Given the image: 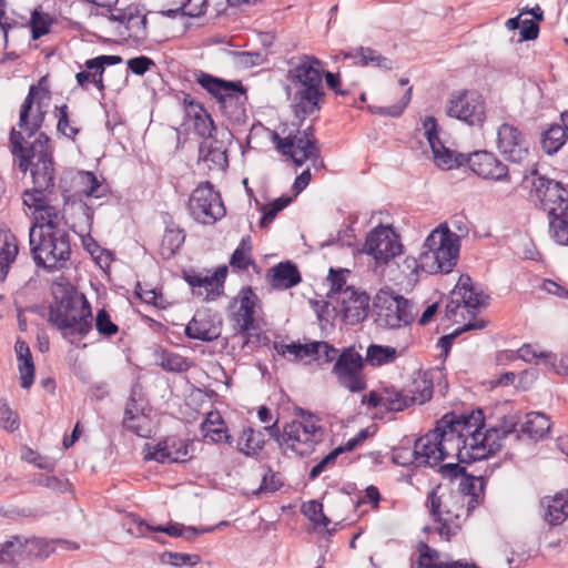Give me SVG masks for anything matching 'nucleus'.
Masks as SVG:
<instances>
[{"label": "nucleus", "mask_w": 568, "mask_h": 568, "mask_svg": "<svg viewBox=\"0 0 568 568\" xmlns=\"http://www.w3.org/2000/svg\"><path fill=\"white\" fill-rule=\"evenodd\" d=\"M34 223L29 231V245L38 266L62 268L70 258L71 245L68 231L61 227L63 220L59 207L32 212Z\"/></svg>", "instance_id": "7ed1b4c3"}, {"label": "nucleus", "mask_w": 568, "mask_h": 568, "mask_svg": "<svg viewBox=\"0 0 568 568\" xmlns=\"http://www.w3.org/2000/svg\"><path fill=\"white\" fill-rule=\"evenodd\" d=\"M446 113L470 125L481 124L486 115L485 102L478 92L465 90L450 95Z\"/></svg>", "instance_id": "dca6fc26"}, {"label": "nucleus", "mask_w": 568, "mask_h": 568, "mask_svg": "<svg viewBox=\"0 0 568 568\" xmlns=\"http://www.w3.org/2000/svg\"><path fill=\"white\" fill-rule=\"evenodd\" d=\"M109 20L118 22L119 28H123V31H120L121 34L126 33L129 38L136 41H141L146 38V16L136 4L114 7L113 10H111V14H109Z\"/></svg>", "instance_id": "aec40b11"}, {"label": "nucleus", "mask_w": 568, "mask_h": 568, "mask_svg": "<svg viewBox=\"0 0 568 568\" xmlns=\"http://www.w3.org/2000/svg\"><path fill=\"white\" fill-rule=\"evenodd\" d=\"M185 235L179 229H166L161 243V254L165 258L172 257L184 243Z\"/></svg>", "instance_id": "a19ab883"}, {"label": "nucleus", "mask_w": 568, "mask_h": 568, "mask_svg": "<svg viewBox=\"0 0 568 568\" xmlns=\"http://www.w3.org/2000/svg\"><path fill=\"white\" fill-rule=\"evenodd\" d=\"M567 130L562 124H552L542 133L541 145L547 154L556 153L566 142Z\"/></svg>", "instance_id": "58836bf2"}, {"label": "nucleus", "mask_w": 568, "mask_h": 568, "mask_svg": "<svg viewBox=\"0 0 568 568\" xmlns=\"http://www.w3.org/2000/svg\"><path fill=\"white\" fill-rule=\"evenodd\" d=\"M459 247L458 236L440 224L426 237L419 258H406L405 263L412 271L447 274L457 264Z\"/></svg>", "instance_id": "39448f33"}, {"label": "nucleus", "mask_w": 568, "mask_h": 568, "mask_svg": "<svg viewBox=\"0 0 568 568\" xmlns=\"http://www.w3.org/2000/svg\"><path fill=\"white\" fill-rule=\"evenodd\" d=\"M201 159L204 162H210L214 165L215 169L224 171L227 165V154H225V151L220 149H205L204 153H200Z\"/></svg>", "instance_id": "bf43d9fd"}, {"label": "nucleus", "mask_w": 568, "mask_h": 568, "mask_svg": "<svg viewBox=\"0 0 568 568\" xmlns=\"http://www.w3.org/2000/svg\"><path fill=\"white\" fill-rule=\"evenodd\" d=\"M19 253L17 236L6 231L0 233V281H4Z\"/></svg>", "instance_id": "f704fd0d"}, {"label": "nucleus", "mask_w": 568, "mask_h": 568, "mask_svg": "<svg viewBox=\"0 0 568 568\" xmlns=\"http://www.w3.org/2000/svg\"><path fill=\"white\" fill-rule=\"evenodd\" d=\"M136 296L144 303L164 308L166 301L155 288H144L140 283L135 286Z\"/></svg>", "instance_id": "603ef678"}, {"label": "nucleus", "mask_w": 568, "mask_h": 568, "mask_svg": "<svg viewBox=\"0 0 568 568\" xmlns=\"http://www.w3.org/2000/svg\"><path fill=\"white\" fill-rule=\"evenodd\" d=\"M21 458L29 463L36 465L40 469H44L47 471H53L55 468V462L47 456H42L32 448L28 446H23L21 448Z\"/></svg>", "instance_id": "de8ad7c7"}, {"label": "nucleus", "mask_w": 568, "mask_h": 568, "mask_svg": "<svg viewBox=\"0 0 568 568\" xmlns=\"http://www.w3.org/2000/svg\"><path fill=\"white\" fill-rule=\"evenodd\" d=\"M161 366L170 372H183L186 369L187 364L185 358L178 354L163 353L161 358Z\"/></svg>", "instance_id": "680f3d73"}, {"label": "nucleus", "mask_w": 568, "mask_h": 568, "mask_svg": "<svg viewBox=\"0 0 568 568\" xmlns=\"http://www.w3.org/2000/svg\"><path fill=\"white\" fill-rule=\"evenodd\" d=\"M545 508L544 518L549 525H560L568 517V489L557 493L555 496H546L540 500Z\"/></svg>", "instance_id": "c85d7f7f"}, {"label": "nucleus", "mask_w": 568, "mask_h": 568, "mask_svg": "<svg viewBox=\"0 0 568 568\" xmlns=\"http://www.w3.org/2000/svg\"><path fill=\"white\" fill-rule=\"evenodd\" d=\"M240 307L234 314L239 332L245 333L254 328V307L256 295L251 287H244L239 294Z\"/></svg>", "instance_id": "c756f323"}, {"label": "nucleus", "mask_w": 568, "mask_h": 568, "mask_svg": "<svg viewBox=\"0 0 568 568\" xmlns=\"http://www.w3.org/2000/svg\"><path fill=\"white\" fill-rule=\"evenodd\" d=\"M484 426L480 409L469 414H446L437 422L436 427L416 440L417 459L419 463L439 464L446 457L456 455L460 462L462 450H468L469 439L479 440Z\"/></svg>", "instance_id": "f03ea898"}, {"label": "nucleus", "mask_w": 568, "mask_h": 568, "mask_svg": "<svg viewBox=\"0 0 568 568\" xmlns=\"http://www.w3.org/2000/svg\"><path fill=\"white\" fill-rule=\"evenodd\" d=\"M364 357L355 346L345 347L337 356L332 373L338 384L352 393H361L366 389L367 383L363 373Z\"/></svg>", "instance_id": "9b49d317"}, {"label": "nucleus", "mask_w": 568, "mask_h": 568, "mask_svg": "<svg viewBox=\"0 0 568 568\" xmlns=\"http://www.w3.org/2000/svg\"><path fill=\"white\" fill-rule=\"evenodd\" d=\"M265 444L264 433L254 430L251 427H245L237 439L236 448L240 453L246 456L257 455Z\"/></svg>", "instance_id": "e433bc0d"}, {"label": "nucleus", "mask_w": 568, "mask_h": 568, "mask_svg": "<svg viewBox=\"0 0 568 568\" xmlns=\"http://www.w3.org/2000/svg\"><path fill=\"white\" fill-rule=\"evenodd\" d=\"M486 327V322L481 318H475L474 321L468 322L463 327L456 329L454 333L444 335L439 338V345L445 353H448L450 349L454 339L464 332L471 329H483Z\"/></svg>", "instance_id": "3c124183"}, {"label": "nucleus", "mask_w": 568, "mask_h": 568, "mask_svg": "<svg viewBox=\"0 0 568 568\" xmlns=\"http://www.w3.org/2000/svg\"><path fill=\"white\" fill-rule=\"evenodd\" d=\"M146 459L159 463H184L192 457L191 444L176 436H170L158 443L154 447L148 446Z\"/></svg>", "instance_id": "412c9836"}, {"label": "nucleus", "mask_w": 568, "mask_h": 568, "mask_svg": "<svg viewBox=\"0 0 568 568\" xmlns=\"http://www.w3.org/2000/svg\"><path fill=\"white\" fill-rule=\"evenodd\" d=\"M383 395V408L389 412H400L412 405H422L428 402L433 397V381L424 373L413 381L410 387L399 390L385 388Z\"/></svg>", "instance_id": "ddd939ff"}, {"label": "nucleus", "mask_w": 568, "mask_h": 568, "mask_svg": "<svg viewBox=\"0 0 568 568\" xmlns=\"http://www.w3.org/2000/svg\"><path fill=\"white\" fill-rule=\"evenodd\" d=\"M375 306L379 310L378 322L388 328H398L414 320V306L405 297L395 294L390 290H379L374 298Z\"/></svg>", "instance_id": "f8f14e48"}, {"label": "nucleus", "mask_w": 568, "mask_h": 568, "mask_svg": "<svg viewBox=\"0 0 568 568\" xmlns=\"http://www.w3.org/2000/svg\"><path fill=\"white\" fill-rule=\"evenodd\" d=\"M232 133L229 130H223L221 132V139L216 138H209V141H204L200 146V153H204L205 149H220L225 151V154H227V145L232 141Z\"/></svg>", "instance_id": "0e129e2a"}, {"label": "nucleus", "mask_w": 568, "mask_h": 568, "mask_svg": "<svg viewBox=\"0 0 568 568\" xmlns=\"http://www.w3.org/2000/svg\"><path fill=\"white\" fill-rule=\"evenodd\" d=\"M459 487L460 490L458 493H462L466 496L468 505L476 506L478 504L479 491L483 489L481 478L467 476L465 474L460 479Z\"/></svg>", "instance_id": "a18cd8bd"}, {"label": "nucleus", "mask_w": 568, "mask_h": 568, "mask_svg": "<svg viewBox=\"0 0 568 568\" xmlns=\"http://www.w3.org/2000/svg\"><path fill=\"white\" fill-rule=\"evenodd\" d=\"M274 349L277 352V354H280L284 357H286L288 355L295 361L312 356L311 343H306V344H301V343H295V342H293L291 344L274 343Z\"/></svg>", "instance_id": "37998d69"}, {"label": "nucleus", "mask_w": 568, "mask_h": 568, "mask_svg": "<svg viewBox=\"0 0 568 568\" xmlns=\"http://www.w3.org/2000/svg\"><path fill=\"white\" fill-rule=\"evenodd\" d=\"M97 331L104 336H112L118 333L119 327L111 321L109 313L105 310H99L95 316Z\"/></svg>", "instance_id": "13d9d810"}, {"label": "nucleus", "mask_w": 568, "mask_h": 568, "mask_svg": "<svg viewBox=\"0 0 568 568\" xmlns=\"http://www.w3.org/2000/svg\"><path fill=\"white\" fill-rule=\"evenodd\" d=\"M227 274L225 266L219 267L213 275L203 277V286L206 298L219 296L223 290V283Z\"/></svg>", "instance_id": "79ce46f5"}, {"label": "nucleus", "mask_w": 568, "mask_h": 568, "mask_svg": "<svg viewBox=\"0 0 568 568\" xmlns=\"http://www.w3.org/2000/svg\"><path fill=\"white\" fill-rule=\"evenodd\" d=\"M312 356L317 359L323 358L325 363L336 361L338 351L326 342H312L311 343Z\"/></svg>", "instance_id": "4d7b16f0"}, {"label": "nucleus", "mask_w": 568, "mask_h": 568, "mask_svg": "<svg viewBox=\"0 0 568 568\" xmlns=\"http://www.w3.org/2000/svg\"><path fill=\"white\" fill-rule=\"evenodd\" d=\"M39 90L31 85L19 115L18 126L10 133V145L13 155L19 158L18 168L26 173L29 169L33 187L26 190L22 201L32 212H43L48 207H58L51 203L50 194L54 187V168L49 148V138L41 133L29 148L23 146L22 131L32 136L42 125L45 112L40 104L33 108Z\"/></svg>", "instance_id": "f257e3e1"}, {"label": "nucleus", "mask_w": 568, "mask_h": 568, "mask_svg": "<svg viewBox=\"0 0 568 568\" xmlns=\"http://www.w3.org/2000/svg\"><path fill=\"white\" fill-rule=\"evenodd\" d=\"M81 192L88 197L100 199L108 192V186L100 183L94 173L83 171L80 173Z\"/></svg>", "instance_id": "ea45409f"}, {"label": "nucleus", "mask_w": 568, "mask_h": 568, "mask_svg": "<svg viewBox=\"0 0 568 568\" xmlns=\"http://www.w3.org/2000/svg\"><path fill=\"white\" fill-rule=\"evenodd\" d=\"M14 352L18 359L21 387L30 388L34 382V363L29 345L21 338H18L14 345Z\"/></svg>", "instance_id": "72a5a7b5"}, {"label": "nucleus", "mask_w": 568, "mask_h": 568, "mask_svg": "<svg viewBox=\"0 0 568 568\" xmlns=\"http://www.w3.org/2000/svg\"><path fill=\"white\" fill-rule=\"evenodd\" d=\"M397 357V351L392 346L372 344L366 349L365 364L377 367L393 363Z\"/></svg>", "instance_id": "4c0bfd02"}, {"label": "nucleus", "mask_w": 568, "mask_h": 568, "mask_svg": "<svg viewBox=\"0 0 568 568\" xmlns=\"http://www.w3.org/2000/svg\"><path fill=\"white\" fill-rule=\"evenodd\" d=\"M123 426L140 437H146L150 433V420L144 413L124 417Z\"/></svg>", "instance_id": "09e8293b"}, {"label": "nucleus", "mask_w": 568, "mask_h": 568, "mask_svg": "<svg viewBox=\"0 0 568 568\" xmlns=\"http://www.w3.org/2000/svg\"><path fill=\"white\" fill-rule=\"evenodd\" d=\"M424 135L432 149L435 164L443 170H452L466 163L463 153H456L446 148L437 134V121L434 116H426L423 121Z\"/></svg>", "instance_id": "6ab92c4d"}, {"label": "nucleus", "mask_w": 568, "mask_h": 568, "mask_svg": "<svg viewBox=\"0 0 568 568\" xmlns=\"http://www.w3.org/2000/svg\"><path fill=\"white\" fill-rule=\"evenodd\" d=\"M291 202V196H281L274 200L268 205H261V210L263 212V215L260 221L261 226L266 227L267 225H270L277 215V213L285 209Z\"/></svg>", "instance_id": "49530a36"}, {"label": "nucleus", "mask_w": 568, "mask_h": 568, "mask_svg": "<svg viewBox=\"0 0 568 568\" xmlns=\"http://www.w3.org/2000/svg\"><path fill=\"white\" fill-rule=\"evenodd\" d=\"M412 99V88H408L403 98L396 104L387 108H377L376 112L382 115L399 116Z\"/></svg>", "instance_id": "69168bd1"}, {"label": "nucleus", "mask_w": 568, "mask_h": 568, "mask_svg": "<svg viewBox=\"0 0 568 568\" xmlns=\"http://www.w3.org/2000/svg\"><path fill=\"white\" fill-rule=\"evenodd\" d=\"M342 454L341 448H335L331 453H328L324 458H322L310 471V479L314 480L317 478L323 471L327 469V467L332 466L336 458Z\"/></svg>", "instance_id": "338daca9"}, {"label": "nucleus", "mask_w": 568, "mask_h": 568, "mask_svg": "<svg viewBox=\"0 0 568 568\" xmlns=\"http://www.w3.org/2000/svg\"><path fill=\"white\" fill-rule=\"evenodd\" d=\"M24 548L27 560H45L49 558L58 548L63 550H78L80 548L79 544L65 540V539H45L40 537H24Z\"/></svg>", "instance_id": "393cba45"}, {"label": "nucleus", "mask_w": 568, "mask_h": 568, "mask_svg": "<svg viewBox=\"0 0 568 568\" xmlns=\"http://www.w3.org/2000/svg\"><path fill=\"white\" fill-rule=\"evenodd\" d=\"M185 114L189 125L202 138H212V133L216 131L211 115L205 109L194 102H190L185 108Z\"/></svg>", "instance_id": "7c9ffc66"}, {"label": "nucleus", "mask_w": 568, "mask_h": 568, "mask_svg": "<svg viewBox=\"0 0 568 568\" xmlns=\"http://www.w3.org/2000/svg\"><path fill=\"white\" fill-rule=\"evenodd\" d=\"M348 270H338L335 271L333 268L329 270L327 281L331 284V293L338 294L339 297L343 296V292L345 291L346 285V274H348Z\"/></svg>", "instance_id": "052dcab7"}, {"label": "nucleus", "mask_w": 568, "mask_h": 568, "mask_svg": "<svg viewBox=\"0 0 568 568\" xmlns=\"http://www.w3.org/2000/svg\"><path fill=\"white\" fill-rule=\"evenodd\" d=\"M497 149L507 161L514 163H524L529 156L525 134L509 123H503L497 130Z\"/></svg>", "instance_id": "a211bd4d"}, {"label": "nucleus", "mask_w": 568, "mask_h": 568, "mask_svg": "<svg viewBox=\"0 0 568 568\" xmlns=\"http://www.w3.org/2000/svg\"><path fill=\"white\" fill-rule=\"evenodd\" d=\"M272 141L275 143L277 151L290 156L296 166L303 165L306 161H313L314 166H316L317 161L323 165L315 138H303L297 132L281 138L278 133L273 132Z\"/></svg>", "instance_id": "2eb2a0df"}, {"label": "nucleus", "mask_w": 568, "mask_h": 568, "mask_svg": "<svg viewBox=\"0 0 568 568\" xmlns=\"http://www.w3.org/2000/svg\"><path fill=\"white\" fill-rule=\"evenodd\" d=\"M195 81L217 102L223 114L232 122L241 123L245 119L246 88L241 81H227L204 71L194 73Z\"/></svg>", "instance_id": "6e6552de"}, {"label": "nucleus", "mask_w": 568, "mask_h": 568, "mask_svg": "<svg viewBox=\"0 0 568 568\" xmlns=\"http://www.w3.org/2000/svg\"><path fill=\"white\" fill-rule=\"evenodd\" d=\"M303 513L315 525L328 526L329 519L323 513V505L316 500H311L303 505Z\"/></svg>", "instance_id": "864d4df0"}, {"label": "nucleus", "mask_w": 568, "mask_h": 568, "mask_svg": "<svg viewBox=\"0 0 568 568\" xmlns=\"http://www.w3.org/2000/svg\"><path fill=\"white\" fill-rule=\"evenodd\" d=\"M298 414L304 418L303 422L293 420L284 426L281 432L277 427L278 420L275 419L272 425L265 426L264 430L278 443L285 453L291 452L297 456H306L314 449V445L320 440L321 427L314 422V416L303 409Z\"/></svg>", "instance_id": "1a4fd4ad"}, {"label": "nucleus", "mask_w": 568, "mask_h": 568, "mask_svg": "<svg viewBox=\"0 0 568 568\" xmlns=\"http://www.w3.org/2000/svg\"><path fill=\"white\" fill-rule=\"evenodd\" d=\"M550 430V422L546 415L531 412L526 415V420L520 426V433L529 440L538 442Z\"/></svg>", "instance_id": "c9c22d12"}, {"label": "nucleus", "mask_w": 568, "mask_h": 568, "mask_svg": "<svg viewBox=\"0 0 568 568\" xmlns=\"http://www.w3.org/2000/svg\"><path fill=\"white\" fill-rule=\"evenodd\" d=\"M364 247V251L372 255L377 264H387L402 253L403 245L393 229L378 226L368 233Z\"/></svg>", "instance_id": "f3484780"}, {"label": "nucleus", "mask_w": 568, "mask_h": 568, "mask_svg": "<svg viewBox=\"0 0 568 568\" xmlns=\"http://www.w3.org/2000/svg\"><path fill=\"white\" fill-rule=\"evenodd\" d=\"M549 234L559 245H568V219L564 214L548 217Z\"/></svg>", "instance_id": "c03bdc74"}, {"label": "nucleus", "mask_w": 568, "mask_h": 568, "mask_svg": "<svg viewBox=\"0 0 568 568\" xmlns=\"http://www.w3.org/2000/svg\"><path fill=\"white\" fill-rule=\"evenodd\" d=\"M338 300L341 302V313L347 324L356 325L367 317L369 296L365 292L347 286L343 292V296L338 297Z\"/></svg>", "instance_id": "5701e85b"}, {"label": "nucleus", "mask_w": 568, "mask_h": 568, "mask_svg": "<svg viewBox=\"0 0 568 568\" xmlns=\"http://www.w3.org/2000/svg\"><path fill=\"white\" fill-rule=\"evenodd\" d=\"M344 59L353 60L355 64L367 67L375 65L384 70L393 69V62L378 51L368 47H358L354 50L342 52Z\"/></svg>", "instance_id": "473e14b6"}, {"label": "nucleus", "mask_w": 568, "mask_h": 568, "mask_svg": "<svg viewBox=\"0 0 568 568\" xmlns=\"http://www.w3.org/2000/svg\"><path fill=\"white\" fill-rule=\"evenodd\" d=\"M164 556H168L170 564L176 567L195 566L201 561V557L196 554H182L170 551L165 552Z\"/></svg>", "instance_id": "774afa93"}, {"label": "nucleus", "mask_w": 568, "mask_h": 568, "mask_svg": "<svg viewBox=\"0 0 568 568\" xmlns=\"http://www.w3.org/2000/svg\"><path fill=\"white\" fill-rule=\"evenodd\" d=\"M504 438L505 437L500 434V430L495 427L481 433L478 442H476V438L474 437L470 438V447L468 448L469 453L467 450H462L460 463H473L496 454L501 448V440Z\"/></svg>", "instance_id": "b1692460"}, {"label": "nucleus", "mask_w": 568, "mask_h": 568, "mask_svg": "<svg viewBox=\"0 0 568 568\" xmlns=\"http://www.w3.org/2000/svg\"><path fill=\"white\" fill-rule=\"evenodd\" d=\"M470 170L483 179L494 181H508V166L488 151H477L466 158Z\"/></svg>", "instance_id": "4be33fe9"}, {"label": "nucleus", "mask_w": 568, "mask_h": 568, "mask_svg": "<svg viewBox=\"0 0 568 568\" xmlns=\"http://www.w3.org/2000/svg\"><path fill=\"white\" fill-rule=\"evenodd\" d=\"M57 111L58 131L69 139H74L75 135L79 133V129L70 124L68 105L63 104L60 108H57Z\"/></svg>", "instance_id": "5fc2aeb1"}, {"label": "nucleus", "mask_w": 568, "mask_h": 568, "mask_svg": "<svg viewBox=\"0 0 568 568\" xmlns=\"http://www.w3.org/2000/svg\"><path fill=\"white\" fill-rule=\"evenodd\" d=\"M268 276L271 285L280 290L291 288L302 281L297 267L290 261L273 266Z\"/></svg>", "instance_id": "2f4dec72"}, {"label": "nucleus", "mask_w": 568, "mask_h": 568, "mask_svg": "<svg viewBox=\"0 0 568 568\" xmlns=\"http://www.w3.org/2000/svg\"><path fill=\"white\" fill-rule=\"evenodd\" d=\"M50 306L49 321L71 343L82 339L92 328L91 306L83 294L60 286Z\"/></svg>", "instance_id": "20e7f679"}, {"label": "nucleus", "mask_w": 568, "mask_h": 568, "mask_svg": "<svg viewBox=\"0 0 568 568\" xmlns=\"http://www.w3.org/2000/svg\"><path fill=\"white\" fill-rule=\"evenodd\" d=\"M0 423L2 424L3 429L11 433L18 430L20 427L18 414L2 400H0Z\"/></svg>", "instance_id": "6e6d98bb"}, {"label": "nucleus", "mask_w": 568, "mask_h": 568, "mask_svg": "<svg viewBox=\"0 0 568 568\" xmlns=\"http://www.w3.org/2000/svg\"><path fill=\"white\" fill-rule=\"evenodd\" d=\"M426 507L437 524L435 530L440 537L449 540L460 530L463 521L475 505H468L466 496L462 493L440 491L437 487L428 494Z\"/></svg>", "instance_id": "423d86ee"}, {"label": "nucleus", "mask_w": 568, "mask_h": 568, "mask_svg": "<svg viewBox=\"0 0 568 568\" xmlns=\"http://www.w3.org/2000/svg\"><path fill=\"white\" fill-rule=\"evenodd\" d=\"M519 423L520 417L517 414L508 415L503 418V423L496 428L500 430L505 438L510 434H516V438L519 439L523 436L520 428H518Z\"/></svg>", "instance_id": "e2e57ef3"}, {"label": "nucleus", "mask_w": 568, "mask_h": 568, "mask_svg": "<svg viewBox=\"0 0 568 568\" xmlns=\"http://www.w3.org/2000/svg\"><path fill=\"white\" fill-rule=\"evenodd\" d=\"M28 562L24 537L11 536L0 544V565L4 568H18Z\"/></svg>", "instance_id": "cd10ccee"}, {"label": "nucleus", "mask_w": 568, "mask_h": 568, "mask_svg": "<svg viewBox=\"0 0 568 568\" xmlns=\"http://www.w3.org/2000/svg\"><path fill=\"white\" fill-rule=\"evenodd\" d=\"M189 213L199 223L214 224L225 215V207L219 192L211 182H202L190 195Z\"/></svg>", "instance_id": "9d476101"}, {"label": "nucleus", "mask_w": 568, "mask_h": 568, "mask_svg": "<svg viewBox=\"0 0 568 568\" xmlns=\"http://www.w3.org/2000/svg\"><path fill=\"white\" fill-rule=\"evenodd\" d=\"M486 296L475 286L468 275H462L452 292V303L464 306L468 311L477 310L485 304Z\"/></svg>", "instance_id": "bb28decb"}, {"label": "nucleus", "mask_w": 568, "mask_h": 568, "mask_svg": "<svg viewBox=\"0 0 568 568\" xmlns=\"http://www.w3.org/2000/svg\"><path fill=\"white\" fill-rule=\"evenodd\" d=\"M322 72V61L310 55H305L292 70L294 83L298 84L294 94L296 116L305 118L320 110V101L324 97Z\"/></svg>", "instance_id": "0eeeda50"}, {"label": "nucleus", "mask_w": 568, "mask_h": 568, "mask_svg": "<svg viewBox=\"0 0 568 568\" xmlns=\"http://www.w3.org/2000/svg\"><path fill=\"white\" fill-rule=\"evenodd\" d=\"M192 339L212 342L220 337L221 325L207 311H197L184 329Z\"/></svg>", "instance_id": "a878e982"}, {"label": "nucleus", "mask_w": 568, "mask_h": 568, "mask_svg": "<svg viewBox=\"0 0 568 568\" xmlns=\"http://www.w3.org/2000/svg\"><path fill=\"white\" fill-rule=\"evenodd\" d=\"M180 12L190 18L200 17L205 12V0H186L181 7L168 10L165 14L175 17Z\"/></svg>", "instance_id": "8fccbe9b"}, {"label": "nucleus", "mask_w": 568, "mask_h": 568, "mask_svg": "<svg viewBox=\"0 0 568 568\" xmlns=\"http://www.w3.org/2000/svg\"><path fill=\"white\" fill-rule=\"evenodd\" d=\"M530 182V196L540 203L548 217L562 214L567 210L568 190L559 182L537 175L536 172L532 173Z\"/></svg>", "instance_id": "4468645a"}]
</instances>
